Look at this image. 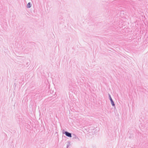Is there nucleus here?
Here are the masks:
<instances>
[{
  "label": "nucleus",
  "instance_id": "f257e3e1",
  "mask_svg": "<svg viewBox=\"0 0 148 148\" xmlns=\"http://www.w3.org/2000/svg\"><path fill=\"white\" fill-rule=\"evenodd\" d=\"M62 133L63 134H65L66 136L69 137H72V134L71 133H70L66 131H65L64 130H62Z\"/></svg>",
  "mask_w": 148,
  "mask_h": 148
},
{
  "label": "nucleus",
  "instance_id": "f03ea898",
  "mask_svg": "<svg viewBox=\"0 0 148 148\" xmlns=\"http://www.w3.org/2000/svg\"><path fill=\"white\" fill-rule=\"evenodd\" d=\"M108 95H109V99L110 100V101H111V104L112 105V106H113L114 108V107H115L116 106H115V103L112 99L111 96V95H110V94L108 93Z\"/></svg>",
  "mask_w": 148,
  "mask_h": 148
},
{
  "label": "nucleus",
  "instance_id": "7ed1b4c3",
  "mask_svg": "<svg viewBox=\"0 0 148 148\" xmlns=\"http://www.w3.org/2000/svg\"><path fill=\"white\" fill-rule=\"evenodd\" d=\"M72 137H73V139H75L77 140H79V139L78 137L75 134H73L72 135Z\"/></svg>",
  "mask_w": 148,
  "mask_h": 148
},
{
  "label": "nucleus",
  "instance_id": "20e7f679",
  "mask_svg": "<svg viewBox=\"0 0 148 148\" xmlns=\"http://www.w3.org/2000/svg\"><path fill=\"white\" fill-rule=\"evenodd\" d=\"M32 6V4L30 2H29L28 3L27 5V8H30Z\"/></svg>",
  "mask_w": 148,
  "mask_h": 148
},
{
  "label": "nucleus",
  "instance_id": "39448f33",
  "mask_svg": "<svg viewBox=\"0 0 148 148\" xmlns=\"http://www.w3.org/2000/svg\"><path fill=\"white\" fill-rule=\"evenodd\" d=\"M69 144L67 145V146H66L67 148H68V147H69Z\"/></svg>",
  "mask_w": 148,
  "mask_h": 148
}]
</instances>
